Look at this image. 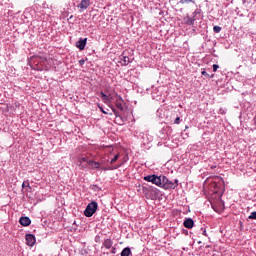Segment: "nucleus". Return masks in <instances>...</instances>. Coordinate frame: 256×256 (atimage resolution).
I'll return each mask as SVG.
<instances>
[{
  "instance_id": "nucleus-1",
  "label": "nucleus",
  "mask_w": 256,
  "mask_h": 256,
  "mask_svg": "<svg viewBox=\"0 0 256 256\" xmlns=\"http://www.w3.org/2000/svg\"><path fill=\"white\" fill-rule=\"evenodd\" d=\"M30 65L35 71H43L45 65H47V58L41 56H32L30 59Z\"/></svg>"
},
{
  "instance_id": "nucleus-2",
  "label": "nucleus",
  "mask_w": 256,
  "mask_h": 256,
  "mask_svg": "<svg viewBox=\"0 0 256 256\" xmlns=\"http://www.w3.org/2000/svg\"><path fill=\"white\" fill-rule=\"evenodd\" d=\"M225 185V181L219 176H215L213 178V181L210 183L209 189L212 191V193H219L221 189H223Z\"/></svg>"
},
{
  "instance_id": "nucleus-3",
  "label": "nucleus",
  "mask_w": 256,
  "mask_h": 256,
  "mask_svg": "<svg viewBox=\"0 0 256 256\" xmlns=\"http://www.w3.org/2000/svg\"><path fill=\"white\" fill-rule=\"evenodd\" d=\"M178 186H179V181L177 180L171 181L166 176L161 175L160 187L162 189H176V187Z\"/></svg>"
},
{
  "instance_id": "nucleus-4",
  "label": "nucleus",
  "mask_w": 256,
  "mask_h": 256,
  "mask_svg": "<svg viewBox=\"0 0 256 256\" xmlns=\"http://www.w3.org/2000/svg\"><path fill=\"white\" fill-rule=\"evenodd\" d=\"M97 208H98L97 202L95 201L90 202L84 211L85 217H93V215H95V213L97 212Z\"/></svg>"
},
{
  "instance_id": "nucleus-5",
  "label": "nucleus",
  "mask_w": 256,
  "mask_h": 256,
  "mask_svg": "<svg viewBox=\"0 0 256 256\" xmlns=\"http://www.w3.org/2000/svg\"><path fill=\"white\" fill-rule=\"evenodd\" d=\"M144 181H147L148 183H153V185H157V187H160L161 185V176H157L155 174L148 175L144 177Z\"/></svg>"
},
{
  "instance_id": "nucleus-6",
  "label": "nucleus",
  "mask_w": 256,
  "mask_h": 256,
  "mask_svg": "<svg viewBox=\"0 0 256 256\" xmlns=\"http://www.w3.org/2000/svg\"><path fill=\"white\" fill-rule=\"evenodd\" d=\"M91 5V0H81L80 4L78 5V9L80 13H83L85 9H88Z\"/></svg>"
},
{
  "instance_id": "nucleus-7",
  "label": "nucleus",
  "mask_w": 256,
  "mask_h": 256,
  "mask_svg": "<svg viewBox=\"0 0 256 256\" xmlns=\"http://www.w3.org/2000/svg\"><path fill=\"white\" fill-rule=\"evenodd\" d=\"M25 239H26V245H28V247H33V245H35L36 243L35 235L33 234H26Z\"/></svg>"
},
{
  "instance_id": "nucleus-8",
  "label": "nucleus",
  "mask_w": 256,
  "mask_h": 256,
  "mask_svg": "<svg viewBox=\"0 0 256 256\" xmlns=\"http://www.w3.org/2000/svg\"><path fill=\"white\" fill-rule=\"evenodd\" d=\"M87 45V38H80L79 41L76 42V47L80 51L85 50V46Z\"/></svg>"
},
{
  "instance_id": "nucleus-9",
  "label": "nucleus",
  "mask_w": 256,
  "mask_h": 256,
  "mask_svg": "<svg viewBox=\"0 0 256 256\" xmlns=\"http://www.w3.org/2000/svg\"><path fill=\"white\" fill-rule=\"evenodd\" d=\"M114 103L117 109H119L120 111H124L125 108L123 107V105L125 104V101L123 100V97H118V99Z\"/></svg>"
},
{
  "instance_id": "nucleus-10",
  "label": "nucleus",
  "mask_w": 256,
  "mask_h": 256,
  "mask_svg": "<svg viewBox=\"0 0 256 256\" xmlns=\"http://www.w3.org/2000/svg\"><path fill=\"white\" fill-rule=\"evenodd\" d=\"M19 223L23 227H29V225H31V218L30 217H21L19 219Z\"/></svg>"
},
{
  "instance_id": "nucleus-11",
  "label": "nucleus",
  "mask_w": 256,
  "mask_h": 256,
  "mask_svg": "<svg viewBox=\"0 0 256 256\" xmlns=\"http://www.w3.org/2000/svg\"><path fill=\"white\" fill-rule=\"evenodd\" d=\"M109 103H115L119 97H121L117 92H112L108 95Z\"/></svg>"
},
{
  "instance_id": "nucleus-12",
  "label": "nucleus",
  "mask_w": 256,
  "mask_h": 256,
  "mask_svg": "<svg viewBox=\"0 0 256 256\" xmlns=\"http://www.w3.org/2000/svg\"><path fill=\"white\" fill-rule=\"evenodd\" d=\"M183 225L186 229H193V225H195V222L193 221V219L187 218L186 220H184Z\"/></svg>"
},
{
  "instance_id": "nucleus-13",
  "label": "nucleus",
  "mask_w": 256,
  "mask_h": 256,
  "mask_svg": "<svg viewBox=\"0 0 256 256\" xmlns=\"http://www.w3.org/2000/svg\"><path fill=\"white\" fill-rule=\"evenodd\" d=\"M120 59L122 61V65H129V63H131V58L125 55V52L122 53V55L120 56Z\"/></svg>"
},
{
  "instance_id": "nucleus-14",
  "label": "nucleus",
  "mask_w": 256,
  "mask_h": 256,
  "mask_svg": "<svg viewBox=\"0 0 256 256\" xmlns=\"http://www.w3.org/2000/svg\"><path fill=\"white\" fill-rule=\"evenodd\" d=\"M88 165L90 169H100L101 168V163L95 162L93 160L88 161Z\"/></svg>"
},
{
  "instance_id": "nucleus-15",
  "label": "nucleus",
  "mask_w": 256,
  "mask_h": 256,
  "mask_svg": "<svg viewBox=\"0 0 256 256\" xmlns=\"http://www.w3.org/2000/svg\"><path fill=\"white\" fill-rule=\"evenodd\" d=\"M184 23L186 25H194L195 24V18H191L189 15L184 17Z\"/></svg>"
},
{
  "instance_id": "nucleus-16",
  "label": "nucleus",
  "mask_w": 256,
  "mask_h": 256,
  "mask_svg": "<svg viewBox=\"0 0 256 256\" xmlns=\"http://www.w3.org/2000/svg\"><path fill=\"white\" fill-rule=\"evenodd\" d=\"M103 245L106 249H111V247H113V241L111 239H106Z\"/></svg>"
},
{
  "instance_id": "nucleus-17",
  "label": "nucleus",
  "mask_w": 256,
  "mask_h": 256,
  "mask_svg": "<svg viewBox=\"0 0 256 256\" xmlns=\"http://www.w3.org/2000/svg\"><path fill=\"white\" fill-rule=\"evenodd\" d=\"M129 255H131V248L129 247L124 248L121 252V256H129Z\"/></svg>"
},
{
  "instance_id": "nucleus-18",
  "label": "nucleus",
  "mask_w": 256,
  "mask_h": 256,
  "mask_svg": "<svg viewBox=\"0 0 256 256\" xmlns=\"http://www.w3.org/2000/svg\"><path fill=\"white\" fill-rule=\"evenodd\" d=\"M100 95H101L102 101H103L104 103H109V95L104 94L103 92H100Z\"/></svg>"
},
{
  "instance_id": "nucleus-19",
  "label": "nucleus",
  "mask_w": 256,
  "mask_h": 256,
  "mask_svg": "<svg viewBox=\"0 0 256 256\" xmlns=\"http://www.w3.org/2000/svg\"><path fill=\"white\" fill-rule=\"evenodd\" d=\"M78 161H79L80 165H83V163L89 164V161H91V160H89L87 157H81V158H79Z\"/></svg>"
},
{
  "instance_id": "nucleus-20",
  "label": "nucleus",
  "mask_w": 256,
  "mask_h": 256,
  "mask_svg": "<svg viewBox=\"0 0 256 256\" xmlns=\"http://www.w3.org/2000/svg\"><path fill=\"white\" fill-rule=\"evenodd\" d=\"M179 3L181 5H185V3H194L195 4V0H180Z\"/></svg>"
},
{
  "instance_id": "nucleus-21",
  "label": "nucleus",
  "mask_w": 256,
  "mask_h": 256,
  "mask_svg": "<svg viewBox=\"0 0 256 256\" xmlns=\"http://www.w3.org/2000/svg\"><path fill=\"white\" fill-rule=\"evenodd\" d=\"M213 31H214V33H221V27L220 26H214Z\"/></svg>"
},
{
  "instance_id": "nucleus-22",
  "label": "nucleus",
  "mask_w": 256,
  "mask_h": 256,
  "mask_svg": "<svg viewBox=\"0 0 256 256\" xmlns=\"http://www.w3.org/2000/svg\"><path fill=\"white\" fill-rule=\"evenodd\" d=\"M118 159H119V154H116L114 156V158H112L111 161H110L111 165H113V163H115Z\"/></svg>"
},
{
  "instance_id": "nucleus-23",
  "label": "nucleus",
  "mask_w": 256,
  "mask_h": 256,
  "mask_svg": "<svg viewBox=\"0 0 256 256\" xmlns=\"http://www.w3.org/2000/svg\"><path fill=\"white\" fill-rule=\"evenodd\" d=\"M111 109H112L114 115L116 116V118L121 117V116H119V112H117V110H115V107L112 106Z\"/></svg>"
},
{
  "instance_id": "nucleus-24",
  "label": "nucleus",
  "mask_w": 256,
  "mask_h": 256,
  "mask_svg": "<svg viewBox=\"0 0 256 256\" xmlns=\"http://www.w3.org/2000/svg\"><path fill=\"white\" fill-rule=\"evenodd\" d=\"M25 187H31V186L29 185V181L22 183V189H25Z\"/></svg>"
},
{
  "instance_id": "nucleus-25",
  "label": "nucleus",
  "mask_w": 256,
  "mask_h": 256,
  "mask_svg": "<svg viewBox=\"0 0 256 256\" xmlns=\"http://www.w3.org/2000/svg\"><path fill=\"white\" fill-rule=\"evenodd\" d=\"M248 219H256V211L252 212Z\"/></svg>"
},
{
  "instance_id": "nucleus-26",
  "label": "nucleus",
  "mask_w": 256,
  "mask_h": 256,
  "mask_svg": "<svg viewBox=\"0 0 256 256\" xmlns=\"http://www.w3.org/2000/svg\"><path fill=\"white\" fill-rule=\"evenodd\" d=\"M174 123H175V125H179V123H181V118L180 117H176Z\"/></svg>"
},
{
  "instance_id": "nucleus-27",
  "label": "nucleus",
  "mask_w": 256,
  "mask_h": 256,
  "mask_svg": "<svg viewBox=\"0 0 256 256\" xmlns=\"http://www.w3.org/2000/svg\"><path fill=\"white\" fill-rule=\"evenodd\" d=\"M211 206H212V209H214V211H218L217 205L215 204V202H211Z\"/></svg>"
},
{
  "instance_id": "nucleus-28",
  "label": "nucleus",
  "mask_w": 256,
  "mask_h": 256,
  "mask_svg": "<svg viewBox=\"0 0 256 256\" xmlns=\"http://www.w3.org/2000/svg\"><path fill=\"white\" fill-rule=\"evenodd\" d=\"M217 69H219V65L214 64V65H213V71H214V73L217 71Z\"/></svg>"
},
{
  "instance_id": "nucleus-29",
  "label": "nucleus",
  "mask_w": 256,
  "mask_h": 256,
  "mask_svg": "<svg viewBox=\"0 0 256 256\" xmlns=\"http://www.w3.org/2000/svg\"><path fill=\"white\" fill-rule=\"evenodd\" d=\"M111 253H112V255H115V253H117V249H116L115 247H113V248L111 249Z\"/></svg>"
},
{
  "instance_id": "nucleus-30",
  "label": "nucleus",
  "mask_w": 256,
  "mask_h": 256,
  "mask_svg": "<svg viewBox=\"0 0 256 256\" xmlns=\"http://www.w3.org/2000/svg\"><path fill=\"white\" fill-rule=\"evenodd\" d=\"M201 75H204L205 77H209V74L207 73V71H202Z\"/></svg>"
},
{
  "instance_id": "nucleus-31",
  "label": "nucleus",
  "mask_w": 256,
  "mask_h": 256,
  "mask_svg": "<svg viewBox=\"0 0 256 256\" xmlns=\"http://www.w3.org/2000/svg\"><path fill=\"white\" fill-rule=\"evenodd\" d=\"M218 205L221 209H223V202L221 200H218Z\"/></svg>"
},
{
  "instance_id": "nucleus-32",
  "label": "nucleus",
  "mask_w": 256,
  "mask_h": 256,
  "mask_svg": "<svg viewBox=\"0 0 256 256\" xmlns=\"http://www.w3.org/2000/svg\"><path fill=\"white\" fill-rule=\"evenodd\" d=\"M80 65H85V60H79Z\"/></svg>"
},
{
  "instance_id": "nucleus-33",
  "label": "nucleus",
  "mask_w": 256,
  "mask_h": 256,
  "mask_svg": "<svg viewBox=\"0 0 256 256\" xmlns=\"http://www.w3.org/2000/svg\"><path fill=\"white\" fill-rule=\"evenodd\" d=\"M202 235H204L205 237H207V230H203Z\"/></svg>"
},
{
  "instance_id": "nucleus-34",
  "label": "nucleus",
  "mask_w": 256,
  "mask_h": 256,
  "mask_svg": "<svg viewBox=\"0 0 256 256\" xmlns=\"http://www.w3.org/2000/svg\"><path fill=\"white\" fill-rule=\"evenodd\" d=\"M100 110L102 113H104V115H107V112L103 110V108L100 107Z\"/></svg>"
}]
</instances>
